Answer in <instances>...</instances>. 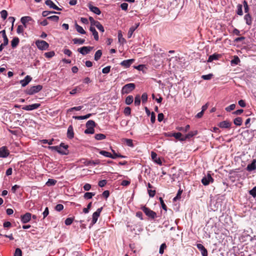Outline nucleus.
<instances>
[{"mask_svg":"<svg viewBox=\"0 0 256 256\" xmlns=\"http://www.w3.org/2000/svg\"><path fill=\"white\" fill-rule=\"evenodd\" d=\"M94 132V130L92 128H86L84 130V133L86 134H93Z\"/></svg>","mask_w":256,"mask_h":256,"instance_id":"49","label":"nucleus"},{"mask_svg":"<svg viewBox=\"0 0 256 256\" xmlns=\"http://www.w3.org/2000/svg\"><path fill=\"white\" fill-rule=\"evenodd\" d=\"M64 145V144L62 143L60 146H48V148L52 150H54L58 152V153L62 154H66L67 153L64 150H61V147Z\"/></svg>","mask_w":256,"mask_h":256,"instance_id":"9","label":"nucleus"},{"mask_svg":"<svg viewBox=\"0 0 256 256\" xmlns=\"http://www.w3.org/2000/svg\"><path fill=\"white\" fill-rule=\"evenodd\" d=\"M124 141L128 146L132 147V148L134 146L132 140L125 138V139H124Z\"/></svg>","mask_w":256,"mask_h":256,"instance_id":"39","label":"nucleus"},{"mask_svg":"<svg viewBox=\"0 0 256 256\" xmlns=\"http://www.w3.org/2000/svg\"><path fill=\"white\" fill-rule=\"evenodd\" d=\"M88 8L90 10L93 12L94 13L96 14L100 15L101 13V12L99 8H98L96 6H94L92 5H90L88 6Z\"/></svg>","mask_w":256,"mask_h":256,"instance_id":"21","label":"nucleus"},{"mask_svg":"<svg viewBox=\"0 0 256 256\" xmlns=\"http://www.w3.org/2000/svg\"><path fill=\"white\" fill-rule=\"evenodd\" d=\"M54 52L53 51L46 52L44 56L48 58H51L54 56Z\"/></svg>","mask_w":256,"mask_h":256,"instance_id":"50","label":"nucleus"},{"mask_svg":"<svg viewBox=\"0 0 256 256\" xmlns=\"http://www.w3.org/2000/svg\"><path fill=\"white\" fill-rule=\"evenodd\" d=\"M42 88V85L38 84L37 86H31L30 88H27L25 90V92L27 94L32 95L40 91Z\"/></svg>","mask_w":256,"mask_h":256,"instance_id":"1","label":"nucleus"},{"mask_svg":"<svg viewBox=\"0 0 256 256\" xmlns=\"http://www.w3.org/2000/svg\"><path fill=\"white\" fill-rule=\"evenodd\" d=\"M220 56V55L217 54H214L212 55H210L208 60V62H212L214 60H218Z\"/></svg>","mask_w":256,"mask_h":256,"instance_id":"23","label":"nucleus"},{"mask_svg":"<svg viewBox=\"0 0 256 256\" xmlns=\"http://www.w3.org/2000/svg\"><path fill=\"white\" fill-rule=\"evenodd\" d=\"M35 43L38 48L42 50H46L49 47L48 44L44 40H38Z\"/></svg>","mask_w":256,"mask_h":256,"instance_id":"2","label":"nucleus"},{"mask_svg":"<svg viewBox=\"0 0 256 256\" xmlns=\"http://www.w3.org/2000/svg\"><path fill=\"white\" fill-rule=\"evenodd\" d=\"M47 18L53 21L58 22L59 20V17L56 16H52L48 17Z\"/></svg>","mask_w":256,"mask_h":256,"instance_id":"57","label":"nucleus"},{"mask_svg":"<svg viewBox=\"0 0 256 256\" xmlns=\"http://www.w3.org/2000/svg\"><path fill=\"white\" fill-rule=\"evenodd\" d=\"M24 31V26L22 25L18 26L17 29H16V32L18 34H22Z\"/></svg>","mask_w":256,"mask_h":256,"instance_id":"47","label":"nucleus"},{"mask_svg":"<svg viewBox=\"0 0 256 256\" xmlns=\"http://www.w3.org/2000/svg\"><path fill=\"white\" fill-rule=\"evenodd\" d=\"M32 214L29 212L21 216V221L22 223L26 224L31 219Z\"/></svg>","mask_w":256,"mask_h":256,"instance_id":"10","label":"nucleus"},{"mask_svg":"<svg viewBox=\"0 0 256 256\" xmlns=\"http://www.w3.org/2000/svg\"><path fill=\"white\" fill-rule=\"evenodd\" d=\"M197 134V131L190 132L186 134L185 136L182 137V140H186V139L190 138L193 136Z\"/></svg>","mask_w":256,"mask_h":256,"instance_id":"24","label":"nucleus"},{"mask_svg":"<svg viewBox=\"0 0 256 256\" xmlns=\"http://www.w3.org/2000/svg\"><path fill=\"white\" fill-rule=\"evenodd\" d=\"M94 194H95L94 193L87 192L84 194V198L86 199H90L92 197V196H94Z\"/></svg>","mask_w":256,"mask_h":256,"instance_id":"46","label":"nucleus"},{"mask_svg":"<svg viewBox=\"0 0 256 256\" xmlns=\"http://www.w3.org/2000/svg\"><path fill=\"white\" fill-rule=\"evenodd\" d=\"M166 245L165 243L162 244L160 246L159 253L161 254H163L164 252V250L166 249Z\"/></svg>","mask_w":256,"mask_h":256,"instance_id":"44","label":"nucleus"},{"mask_svg":"<svg viewBox=\"0 0 256 256\" xmlns=\"http://www.w3.org/2000/svg\"><path fill=\"white\" fill-rule=\"evenodd\" d=\"M151 156H152V160L156 164H160V165H162V160H160V159L158 158L157 156V154L154 152H151Z\"/></svg>","mask_w":256,"mask_h":256,"instance_id":"17","label":"nucleus"},{"mask_svg":"<svg viewBox=\"0 0 256 256\" xmlns=\"http://www.w3.org/2000/svg\"><path fill=\"white\" fill-rule=\"evenodd\" d=\"M212 76L213 74H210L206 75H202V78L204 80H210L212 78Z\"/></svg>","mask_w":256,"mask_h":256,"instance_id":"48","label":"nucleus"},{"mask_svg":"<svg viewBox=\"0 0 256 256\" xmlns=\"http://www.w3.org/2000/svg\"><path fill=\"white\" fill-rule=\"evenodd\" d=\"M240 60L238 56H234V59L231 60L232 64H238L240 62Z\"/></svg>","mask_w":256,"mask_h":256,"instance_id":"36","label":"nucleus"},{"mask_svg":"<svg viewBox=\"0 0 256 256\" xmlns=\"http://www.w3.org/2000/svg\"><path fill=\"white\" fill-rule=\"evenodd\" d=\"M196 246L201 252V254L202 256H208V251L202 244H197Z\"/></svg>","mask_w":256,"mask_h":256,"instance_id":"15","label":"nucleus"},{"mask_svg":"<svg viewBox=\"0 0 256 256\" xmlns=\"http://www.w3.org/2000/svg\"><path fill=\"white\" fill-rule=\"evenodd\" d=\"M32 18L29 16H23L20 18V22L23 24V25H25L27 22L32 21Z\"/></svg>","mask_w":256,"mask_h":256,"instance_id":"25","label":"nucleus"},{"mask_svg":"<svg viewBox=\"0 0 256 256\" xmlns=\"http://www.w3.org/2000/svg\"><path fill=\"white\" fill-rule=\"evenodd\" d=\"M190 126L188 124L186 125L184 128L180 127L178 128V130H182L183 132H187L190 129Z\"/></svg>","mask_w":256,"mask_h":256,"instance_id":"63","label":"nucleus"},{"mask_svg":"<svg viewBox=\"0 0 256 256\" xmlns=\"http://www.w3.org/2000/svg\"><path fill=\"white\" fill-rule=\"evenodd\" d=\"M72 41L74 44H82L84 42L85 40L82 38H74L72 40Z\"/></svg>","mask_w":256,"mask_h":256,"instance_id":"32","label":"nucleus"},{"mask_svg":"<svg viewBox=\"0 0 256 256\" xmlns=\"http://www.w3.org/2000/svg\"><path fill=\"white\" fill-rule=\"evenodd\" d=\"M8 155L9 152L6 147L2 146L0 148V158H6Z\"/></svg>","mask_w":256,"mask_h":256,"instance_id":"14","label":"nucleus"},{"mask_svg":"<svg viewBox=\"0 0 256 256\" xmlns=\"http://www.w3.org/2000/svg\"><path fill=\"white\" fill-rule=\"evenodd\" d=\"M242 8V4H238L236 14L239 16L243 15Z\"/></svg>","mask_w":256,"mask_h":256,"instance_id":"35","label":"nucleus"},{"mask_svg":"<svg viewBox=\"0 0 256 256\" xmlns=\"http://www.w3.org/2000/svg\"><path fill=\"white\" fill-rule=\"evenodd\" d=\"M101 32H104V29L102 24L98 22V23H96V25L95 26Z\"/></svg>","mask_w":256,"mask_h":256,"instance_id":"45","label":"nucleus"},{"mask_svg":"<svg viewBox=\"0 0 256 256\" xmlns=\"http://www.w3.org/2000/svg\"><path fill=\"white\" fill-rule=\"evenodd\" d=\"M118 42L120 44H124L126 42L124 38L122 36V32L120 30L118 32Z\"/></svg>","mask_w":256,"mask_h":256,"instance_id":"29","label":"nucleus"},{"mask_svg":"<svg viewBox=\"0 0 256 256\" xmlns=\"http://www.w3.org/2000/svg\"><path fill=\"white\" fill-rule=\"evenodd\" d=\"M134 59L124 60L120 62V65L126 68H128L130 66V65L134 62Z\"/></svg>","mask_w":256,"mask_h":256,"instance_id":"12","label":"nucleus"},{"mask_svg":"<svg viewBox=\"0 0 256 256\" xmlns=\"http://www.w3.org/2000/svg\"><path fill=\"white\" fill-rule=\"evenodd\" d=\"M80 87H76V88H75L72 90L70 92V94H76L77 92H80Z\"/></svg>","mask_w":256,"mask_h":256,"instance_id":"59","label":"nucleus"},{"mask_svg":"<svg viewBox=\"0 0 256 256\" xmlns=\"http://www.w3.org/2000/svg\"><path fill=\"white\" fill-rule=\"evenodd\" d=\"M67 136L72 139L74 137V132L72 126H70L68 128Z\"/></svg>","mask_w":256,"mask_h":256,"instance_id":"20","label":"nucleus"},{"mask_svg":"<svg viewBox=\"0 0 256 256\" xmlns=\"http://www.w3.org/2000/svg\"><path fill=\"white\" fill-rule=\"evenodd\" d=\"M172 135L176 139L180 141H182V138L183 136H182V134L180 132H174Z\"/></svg>","mask_w":256,"mask_h":256,"instance_id":"43","label":"nucleus"},{"mask_svg":"<svg viewBox=\"0 0 256 256\" xmlns=\"http://www.w3.org/2000/svg\"><path fill=\"white\" fill-rule=\"evenodd\" d=\"M124 113L126 116H130L131 113V109L130 107H126L124 111Z\"/></svg>","mask_w":256,"mask_h":256,"instance_id":"58","label":"nucleus"},{"mask_svg":"<svg viewBox=\"0 0 256 256\" xmlns=\"http://www.w3.org/2000/svg\"><path fill=\"white\" fill-rule=\"evenodd\" d=\"M94 138L96 140H102L105 139L106 136L104 134H96Z\"/></svg>","mask_w":256,"mask_h":256,"instance_id":"40","label":"nucleus"},{"mask_svg":"<svg viewBox=\"0 0 256 256\" xmlns=\"http://www.w3.org/2000/svg\"><path fill=\"white\" fill-rule=\"evenodd\" d=\"M133 100V96H128L126 98V104L129 105L132 102Z\"/></svg>","mask_w":256,"mask_h":256,"instance_id":"42","label":"nucleus"},{"mask_svg":"<svg viewBox=\"0 0 256 256\" xmlns=\"http://www.w3.org/2000/svg\"><path fill=\"white\" fill-rule=\"evenodd\" d=\"M250 194L254 198L256 196V186L250 191Z\"/></svg>","mask_w":256,"mask_h":256,"instance_id":"62","label":"nucleus"},{"mask_svg":"<svg viewBox=\"0 0 256 256\" xmlns=\"http://www.w3.org/2000/svg\"><path fill=\"white\" fill-rule=\"evenodd\" d=\"M102 210V209H98L93 214L92 220L90 224L91 226H93L96 222L98 218L100 216Z\"/></svg>","mask_w":256,"mask_h":256,"instance_id":"6","label":"nucleus"},{"mask_svg":"<svg viewBox=\"0 0 256 256\" xmlns=\"http://www.w3.org/2000/svg\"><path fill=\"white\" fill-rule=\"evenodd\" d=\"M32 78L30 76H26L24 80H20V82L23 87L27 86L32 80Z\"/></svg>","mask_w":256,"mask_h":256,"instance_id":"13","label":"nucleus"},{"mask_svg":"<svg viewBox=\"0 0 256 256\" xmlns=\"http://www.w3.org/2000/svg\"><path fill=\"white\" fill-rule=\"evenodd\" d=\"M102 55V52L101 50H97L94 54V60L98 61L101 57Z\"/></svg>","mask_w":256,"mask_h":256,"instance_id":"34","label":"nucleus"},{"mask_svg":"<svg viewBox=\"0 0 256 256\" xmlns=\"http://www.w3.org/2000/svg\"><path fill=\"white\" fill-rule=\"evenodd\" d=\"M214 179L211 176L210 174H208L206 176H204L202 180V182L204 186H207L210 182H212Z\"/></svg>","mask_w":256,"mask_h":256,"instance_id":"7","label":"nucleus"},{"mask_svg":"<svg viewBox=\"0 0 256 256\" xmlns=\"http://www.w3.org/2000/svg\"><path fill=\"white\" fill-rule=\"evenodd\" d=\"M100 154L106 157H107V158H112V154H111L110 152H108L105 150L100 151Z\"/></svg>","mask_w":256,"mask_h":256,"instance_id":"37","label":"nucleus"},{"mask_svg":"<svg viewBox=\"0 0 256 256\" xmlns=\"http://www.w3.org/2000/svg\"><path fill=\"white\" fill-rule=\"evenodd\" d=\"M92 116L91 114H88L86 116H74L73 118L75 120H85L89 118Z\"/></svg>","mask_w":256,"mask_h":256,"instance_id":"28","label":"nucleus"},{"mask_svg":"<svg viewBox=\"0 0 256 256\" xmlns=\"http://www.w3.org/2000/svg\"><path fill=\"white\" fill-rule=\"evenodd\" d=\"M242 118L240 117H238L234 120V123L236 126H241V124H242Z\"/></svg>","mask_w":256,"mask_h":256,"instance_id":"33","label":"nucleus"},{"mask_svg":"<svg viewBox=\"0 0 256 256\" xmlns=\"http://www.w3.org/2000/svg\"><path fill=\"white\" fill-rule=\"evenodd\" d=\"M74 220V218H67L66 220H65V224L66 225V226H70V225L72 222Z\"/></svg>","mask_w":256,"mask_h":256,"instance_id":"53","label":"nucleus"},{"mask_svg":"<svg viewBox=\"0 0 256 256\" xmlns=\"http://www.w3.org/2000/svg\"><path fill=\"white\" fill-rule=\"evenodd\" d=\"M45 4L50 8L58 10H61V9L59 8L58 6H57L51 0H46L45 2Z\"/></svg>","mask_w":256,"mask_h":256,"instance_id":"16","label":"nucleus"},{"mask_svg":"<svg viewBox=\"0 0 256 256\" xmlns=\"http://www.w3.org/2000/svg\"><path fill=\"white\" fill-rule=\"evenodd\" d=\"M86 128H94L95 126V122L92 120H89L86 123Z\"/></svg>","mask_w":256,"mask_h":256,"instance_id":"31","label":"nucleus"},{"mask_svg":"<svg viewBox=\"0 0 256 256\" xmlns=\"http://www.w3.org/2000/svg\"><path fill=\"white\" fill-rule=\"evenodd\" d=\"M140 22L135 24L134 26H131L128 32V38H130L134 32V31L139 26Z\"/></svg>","mask_w":256,"mask_h":256,"instance_id":"11","label":"nucleus"},{"mask_svg":"<svg viewBox=\"0 0 256 256\" xmlns=\"http://www.w3.org/2000/svg\"><path fill=\"white\" fill-rule=\"evenodd\" d=\"M92 46H83L78 49V52L82 55H86L88 54L92 49Z\"/></svg>","mask_w":256,"mask_h":256,"instance_id":"8","label":"nucleus"},{"mask_svg":"<svg viewBox=\"0 0 256 256\" xmlns=\"http://www.w3.org/2000/svg\"><path fill=\"white\" fill-rule=\"evenodd\" d=\"M110 66H107L102 70V72L103 74H108L110 72Z\"/></svg>","mask_w":256,"mask_h":256,"instance_id":"61","label":"nucleus"},{"mask_svg":"<svg viewBox=\"0 0 256 256\" xmlns=\"http://www.w3.org/2000/svg\"><path fill=\"white\" fill-rule=\"evenodd\" d=\"M140 103V96H136L134 99V104L136 106H139Z\"/></svg>","mask_w":256,"mask_h":256,"instance_id":"54","label":"nucleus"},{"mask_svg":"<svg viewBox=\"0 0 256 256\" xmlns=\"http://www.w3.org/2000/svg\"><path fill=\"white\" fill-rule=\"evenodd\" d=\"M56 182V180L54 179L49 178L46 182V185L48 186H54Z\"/></svg>","mask_w":256,"mask_h":256,"instance_id":"38","label":"nucleus"},{"mask_svg":"<svg viewBox=\"0 0 256 256\" xmlns=\"http://www.w3.org/2000/svg\"><path fill=\"white\" fill-rule=\"evenodd\" d=\"M236 108V105L234 104H232L228 106L226 108L225 110L226 112H230L231 110H234Z\"/></svg>","mask_w":256,"mask_h":256,"instance_id":"56","label":"nucleus"},{"mask_svg":"<svg viewBox=\"0 0 256 256\" xmlns=\"http://www.w3.org/2000/svg\"><path fill=\"white\" fill-rule=\"evenodd\" d=\"M0 14H1L2 18L4 20H5L8 16V12L6 10H2V11H1Z\"/></svg>","mask_w":256,"mask_h":256,"instance_id":"60","label":"nucleus"},{"mask_svg":"<svg viewBox=\"0 0 256 256\" xmlns=\"http://www.w3.org/2000/svg\"><path fill=\"white\" fill-rule=\"evenodd\" d=\"M142 210L146 215L151 220H154L158 216L157 214L151 209H142Z\"/></svg>","mask_w":256,"mask_h":256,"instance_id":"3","label":"nucleus"},{"mask_svg":"<svg viewBox=\"0 0 256 256\" xmlns=\"http://www.w3.org/2000/svg\"><path fill=\"white\" fill-rule=\"evenodd\" d=\"M90 30L92 33L94 40H98L99 38L98 32H96L94 27L90 26Z\"/></svg>","mask_w":256,"mask_h":256,"instance_id":"22","label":"nucleus"},{"mask_svg":"<svg viewBox=\"0 0 256 256\" xmlns=\"http://www.w3.org/2000/svg\"><path fill=\"white\" fill-rule=\"evenodd\" d=\"M135 88V84L132 83H130L124 85L122 88V93L128 94L133 90Z\"/></svg>","mask_w":256,"mask_h":256,"instance_id":"4","label":"nucleus"},{"mask_svg":"<svg viewBox=\"0 0 256 256\" xmlns=\"http://www.w3.org/2000/svg\"><path fill=\"white\" fill-rule=\"evenodd\" d=\"M50 14H60V12H54V11L45 10V11H44L42 12V16H43L45 17V16H48Z\"/></svg>","mask_w":256,"mask_h":256,"instance_id":"41","label":"nucleus"},{"mask_svg":"<svg viewBox=\"0 0 256 256\" xmlns=\"http://www.w3.org/2000/svg\"><path fill=\"white\" fill-rule=\"evenodd\" d=\"M244 19L246 20V22L248 25L250 26L252 24V18L250 14H246L244 16Z\"/></svg>","mask_w":256,"mask_h":256,"instance_id":"26","label":"nucleus"},{"mask_svg":"<svg viewBox=\"0 0 256 256\" xmlns=\"http://www.w3.org/2000/svg\"><path fill=\"white\" fill-rule=\"evenodd\" d=\"M256 169V159L252 160L251 164H248L246 167L248 171H252Z\"/></svg>","mask_w":256,"mask_h":256,"instance_id":"19","label":"nucleus"},{"mask_svg":"<svg viewBox=\"0 0 256 256\" xmlns=\"http://www.w3.org/2000/svg\"><path fill=\"white\" fill-rule=\"evenodd\" d=\"M148 192L149 196L150 197H153V196H154V195L156 194V190H152V189H148Z\"/></svg>","mask_w":256,"mask_h":256,"instance_id":"64","label":"nucleus"},{"mask_svg":"<svg viewBox=\"0 0 256 256\" xmlns=\"http://www.w3.org/2000/svg\"><path fill=\"white\" fill-rule=\"evenodd\" d=\"M182 190H179L177 193V194L176 196H175L174 198H173V200L176 202V201L178 200H179L180 198V197H181V194H182Z\"/></svg>","mask_w":256,"mask_h":256,"instance_id":"52","label":"nucleus"},{"mask_svg":"<svg viewBox=\"0 0 256 256\" xmlns=\"http://www.w3.org/2000/svg\"><path fill=\"white\" fill-rule=\"evenodd\" d=\"M40 106V104H34L30 105L25 106L22 107V109L25 110H34L38 109Z\"/></svg>","mask_w":256,"mask_h":256,"instance_id":"5","label":"nucleus"},{"mask_svg":"<svg viewBox=\"0 0 256 256\" xmlns=\"http://www.w3.org/2000/svg\"><path fill=\"white\" fill-rule=\"evenodd\" d=\"M218 126L220 128H230L231 126V123L227 120H224L219 123Z\"/></svg>","mask_w":256,"mask_h":256,"instance_id":"18","label":"nucleus"},{"mask_svg":"<svg viewBox=\"0 0 256 256\" xmlns=\"http://www.w3.org/2000/svg\"><path fill=\"white\" fill-rule=\"evenodd\" d=\"M75 26L76 30L79 33L81 34H85L86 33V31L83 29V28L81 26L78 25L77 24H75Z\"/></svg>","mask_w":256,"mask_h":256,"instance_id":"30","label":"nucleus"},{"mask_svg":"<svg viewBox=\"0 0 256 256\" xmlns=\"http://www.w3.org/2000/svg\"><path fill=\"white\" fill-rule=\"evenodd\" d=\"M82 107H83L82 106H78L73 107V108H72L68 110V112H72L74 110H80L82 108Z\"/></svg>","mask_w":256,"mask_h":256,"instance_id":"55","label":"nucleus"},{"mask_svg":"<svg viewBox=\"0 0 256 256\" xmlns=\"http://www.w3.org/2000/svg\"><path fill=\"white\" fill-rule=\"evenodd\" d=\"M20 40L17 37L14 38L11 42V46L12 48H15L18 45Z\"/></svg>","mask_w":256,"mask_h":256,"instance_id":"27","label":"nucleus"},{"mask_svg":"<svg viewBox=\"0 0 256 256\" xmlns=\"http://www.w3.org/2000/svg\"><path fill=\"white\" fill-rule=\"evenodd\" d=\"M22 251L20 248H16L15 250V252L14 256H22Z\"/></svg>","mask_w":256,"mask_h":256,"instance_id":"51","label":"nucleus"}]
</instances>
